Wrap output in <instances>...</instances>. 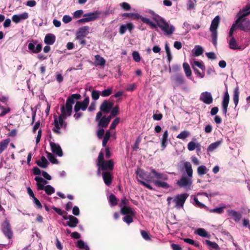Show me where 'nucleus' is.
<instances>
[{
    "instance_id": "obj_49",
    "label": "nucleus",
    "mask_w": 250,
    "mask_h": 250,
    "mask_svg": "<svg viewBox=\"0 0 250 250\" xmlns=\"http://www.w3.org/2000/svg\"><path fill=\"white\" fill-rule=\"evenodd\" d=\"M190 133L189 131H188V130H184V131H182L180 133H179L177 136V138L178 139L184 140L186 138L189 137L190 136Z\"/></svg>"
},
{
    "instance_id": "obj_51",
    "label": "nucleus",
    "mask_w": 250,
    "mask_h": 250,
    "mask_svg": "<svg viewBox=\"0 0 250 250\" xmlns=\"http://www.w3.org/2000/svg\"><path fill=\"white\" fill-rule=\"evenodd\" d=\"M111 136V133L109 130H107L106 131V133L104 137L103 140V146L104 147L106 146V144L110 138V137Z\"/></svg>"
},
{
    "instance_id": "obj_7",
    "label": "nucleus",
    "mask_w": 250,
    "mask_h": 250,
    "mask_svg": "<svg viewBox=\"0 0 250 250\" xmlns=\"http://www.w3.org/2000/svg\"><path fill=\"white\" fill-rule=\"evenodd\" d=\"M220 21V17L219 16H216L212 21L209 28V30L211 32V38L213 44L216 46L217 45V29L218 27Z\"/></svg>"
},
{
    "instance_id": "obj_37",
    "label": "nucleus",
    "mask_w": 250,
    "mask_h": 250,
    "mask_svg": "<svg viewBox=\"0 0 250 250\" xmlns=\"http://www.w3.org/2000/svg\"><path fill=\"white\" fill-rule=\"evenodd\" d=\"M149 13L152 16L153 20L157 22L158 26H159L160 23L163 22L165 20L163 18L160 17L158 15L155 14L154 12L152 10H150L149 11Z\"/></svg>"
},
{
    "instance_id": "obj_43",
    "label": "nucleus",
    "mask_w": 250,
    "mask_h": 250,
    "mask_svg": "<svg viewBox=\"0 0 250 250\" xmlns=\"http://www.w3.org/2000/svg\"><path fill=\"white\" fill-rule=\"evenodd\" d=\"M203 48L200 45H195L192 50L194 56H199L202 55L203 53Z\"/></svg>"
},
{
    "instance_id": "obj_16",
    "label": "nucleus",
    "mask_w": 250,
    "mask_h": 250,
    "mask_svg": "<svg viewBox=\"0 0 250 250\" xmlns=\"http://www.w3.org/2000/svg\"><path fill=\"white\" fill-rule=\"evenodd\" d=\"M89 102L88 98H85L82 102H77L74 106V111L77 112H79L80 109L83 111L85 110L89 104Z\"/></svg>"
},
{
    "instance_id": "obj_55",
    "label": "nucleus",
    "mask_w": 250,
    "mask_h": 250,
    "mask_svg": "<svg viewBox=\"0 0 250 250\" xmlns=\"http://www.w3.org/2000/svg\"><path fill=\"white\" fill-rule=\"evenodd\" d=\"M47 157L51 163L53 164L58 163V160L52 153H47Z\"/></svg>"
},
{
    "instance_id": "obj_26",
    "label": "nucleus",
    "mask_w": 250,
    "mask_h": 250,
    "mask_svg": "<svg viewBox=\"0 0 250 250\" xmlns=\"http://www.w3.org/2000/svg\"><path fill=\"white\" fill-rule=\"evenodd\" d=\"M89 33V27L88 26H83L79 28L76 32V35L85 37Z\"/></svg>"
},
{
    "instance_id": "obj_44",
    "label": "nucleus",
    "mask_w": 250,
    "mask_h": 250,
    "mask_svg": "<svg viewBox=\"0 0 250 250\" xmlns=\"http://www.w3.org/2000/svg\"><path fill=\"white\" fill-rule=\"evenodd\" d=\"M183 68L188 78H189L192 74L189 64L187 62H184L183 64Z\"/></svg>"
},
{
    "instance_id": "obj_10",
    "label": "nucleus",
    "mask_w": 250,
    "mask_h": 250,
    "mask_svg": "<svg viewBox=\"0 0 250 250\" xmlns=\"http://www.w3.org/2000/svg\"><path fill=\"white\" fill-rule=\"evenodd\" d=\"M158 26L167 35H171L175 31L174 27L172 25L169 24L165 20L160 23Z\"/></svg>"
},
{
    "instance_id": "obj_58",
    "label": "nucleus",
    "mask_w": 250,
    "mask_h": 250,
    "mask_svg": "<svg viewBox=\"0 0 250 250\" xmlns=\"http://www.w3.org/2000/svg\"><path fill=\"white\" fill-rule=\"evenodd\" d=\"M132 216L131 215H126L123 218V221L128 225L130 224L133 222Z\"/></svg>"
},
{
    "instance_id": "obj_17",
    "label": "nucleus",
    "mask_w": 250,
    "mask_h": 250,
    "mask_svg": "<svg viewBox=\"0 0 250 250\" xmlns=\"http://www.w3.org/2000/svg\"><path fill=\"white\" fill-rule=\"evenodd\" d=\"M113 103L108 102L107 100H104L101 104L100 107V111L102 113H108L111 110L113 106Z\"/></svg>"
},
{
    "instance_id": "obj_45",
    "label": "nucleus",
    "mask_w": 250,
    "mask_h": 250,
    "mask_svg": "<svg viewBox=\"0 0 250 250\" xmlns=\"http://www.w3.org/2000/svg\"><path fill=\"white\" fill-rule=\"evenodd\" d=\"M205 243L207 245L210 249H214L215 250H219L220 248L218 244L214 242H211L208 240H205Z\"/></svg>"
},
{
    "instance_id": "obj_27",
    "label": "nucleus",
    "mask_w": 250,
    "mask_h": 250,
    "mask_svg": "<svg viewBox=\"0 0 250 250\" xmlns=\"http://www.w3.org/2000/svg\"><path fill=\"white\" fill-rule=\"evenodd\" d=\"M69 221L67 222L66 226H68L70 228H75L79 223V220L76 217L70 215L68 216Z\"/></svg>"
},
{
    "instance_id": "obj_13",
    "label": "nucleus",
    "mask_w": 250,
    "mask_h": 250,
    "mask_svg": "<svg viewBox=\"0 0 250 250\" xmlns=\"http://www.w3.org/2000/svg\"><path fill=\"white\" fill-rule=\"evenodd\" d=\"M103 114L101 111H99L96 115L95 121L98 122V126L100 127L105 128L108 125V123L106 120V117H102Z\"/></svg>"
},
{
    "instance_id": "obj_31",
    "label": "nucleus",
    "mask_w": 250,
    "mask_h": 250,
    "mask_svg": "<svg viewBox=\"0 0 250 250\" xmlns=\"http://www.w3.org/2000/svg\"><path fill=\"white\" fill-rule=\"evenodd\" d=\"M121 213L123 215H135V214L134 209L127 206L121 208Z\"/></svg>"
},
{
    "instance_id": "obj_61",
    "label": "nucleus",
    "mask_w": 250,
    "mask_h": 250,
    "mask_svg": "<svg viewBox=\"0 0 250 250\" xmlns=\"http://www.w3.org/2000/svg\"><path fill=\"white\" fill-rule=\"evenodd\" d=\"M100 91L98 90H93L91 93V96L94 100H97L100 97Z\"/></svg>"
},
{
    "instance_id": "obj_46",
    "label": "nucleus",
    "mask_w": 250,
    "mask_h": 250,
    "mask_svg": "<svg viewBox=\"0 0 250 250\" xmlns=\"http://www.w3.org/2000/svg\"><path fill=\"white\" fill-rule=\"evenodd\" d=\"M141 21L144 23L149 25L150 27L152 29L157 28V26H158L157 24L156 25L155 23L151 21L149 19L144 17L142 18Z\"/></svg>"
},
{
    "instance_id": "obj_19",
    "label": "nucleus",
    "mask_w": 250,
    "mask_h": 250,
    "mask_svg": "<svg viewBox=\"0 0 250 250\" xmlns=\"http://www.w3.org/2000/svg\"><path fill=\"white\" fill-rule=\"evenodd\" d=\"M229 101V96L227 91L224 95L223 101L222 102V111L223 114L226 116L228 111V106Z\"/></svg>"
},
{
    "instance_id": "obj_41",
    "label": "nucleus",
    "mask_w": 250,
    "mask_h": 250,
    "mask_svg": "<svg viewBox=\"0 0 250 250\" xmlns=\"http://www.w3.org/2000/svg\"><path fill=\"white\" fill-rule=\"evenodd\" d=\"M123 16H126L130 18L132 20H138L140 19L142 21V18L143 17L139 14L137 13H126L123 15Z\"/></svg>"
},
{
    "instance_id": "obj_35",
    "label": "nucleus",
    "mask_w": 250,
    "mask_h": 250,
    "mask_svg": "<svg viewBox=\"0 0 250 250\" xmlns=\"http://www.w3.org/2000/svg\"><path fill=\"white\" fill-rule=\"evenodd\" d=\"M173 80L178 85L183 84L185 83V80L183 76L181 74L175 75L173 78Z\"/></svg>"
},
{
    "instance_id": "obj_56",
    "label": "nucleus",
    "mask_w": 250,
    "mask_h": 250,
    "mask_svg": "<svg viewBox=\"0 0 250 250\" xmlns=\"http://www.w3.org/2000/svg\"><path fill=\"white\" fill-rule=\"evenodd\" d=\"M109 201L111 205L113 206H116L117 204L116 197L113 194H111L109 196Z\"/></svg>"
},
{
    "instance_id": "obj_21",
    "label": "nucleus",
    "mask_w": 250,
    "mask_h": 250,
    "mask_svg": "<svg viewBox=\"0 0 250 250\" xmlns=\"http://www.w3.org/2000/svg\"><path fill=\"white\" fill-rule=\"evenodd\" d=\"M50 145L51 146V151L53 153L56 154L59 157L62 156V151L59 145L53 142H50Z\"/></svg>"
},
{
    "instance_id": "obj_6",
    "label": "nucleus",
    "mask_w": 250,
    "mask_h": 250,
    "mask_svg": "<svg viewBox=\"0 0 250 250\" xmlns=\"http://www.w3.org/2000/svg\"><path fill=\"white\" fill-rule=\"evenodd\" d=\"M102 12L99 10L86 13L83 15V18L79 20L77 22L84 23L95 21L99 18Z\"/></svg>"
},
{
    "instance_id": "obj_5",
    "label": "nucleus",
    "mask_w": 250,
    "mask_h": 250,
    "mask_svg": "<svg viewBox=\"0 0 250 250\" xmlns=\"http://www.w3.org/2000/svg\"><path fill=\"white\" fill-rule=\"evenodd\" d=\"M54 118V119L53 124L54 125V127L52 129V130L56 134H60L61 133V129H63L64 130H65L66 129L67 126V123L65 121L66 118H64V117L61 115L58 117L55 116Z\"/></svg>"
},
{
    "instance_id": "obj_2",
    "label": "nucleus",
    "mask_w": 250,
    "mask_h": 250,
    "mask_svg": "<svg viewBox=\"0 0 250 250\" xmlns=\"http://www.w3.org/2000/svg\"><path fill=\"white\" fill-rule=\"evenodd\" d=\"M81 95L78 94H73L68 98L65 105L62 106L61 108V115L64 118L71 115L72 106L75 104V101L80 98Z\"/></svg>"
},
{
    "instance_id": "obj_1",
    "label": "nucleus",
    "mask_w": 250,
    "mask_h": 250,
    "mask_svg": "<svg viewBox=\"0 0 250 250\" xmlns=\"http://www.w3.org/2000/svg\"><path fill=\"white\" fill-rule=\"evenodd\" d=\"M184 167L186 170L187 176L183 175L181 178L177 181V185L180 187L186 189H190L192 184L193 170L191 164L188 162H186L184 164Z\"/></svg>"
},
{
    "instance_id": "obj_52",
    "label": "nucleus",
    "mask_w": 250,
    "mask_h": 250,
    "mask_svg": "<svg viewBox=\"0 0 250 250\" xmlns=\"http://www.w3.org/2000/svg\"><path fill=\"white\" fill-rule=\"evenodd\" d=\"M193 204L196 207H198L201 208H203L206 207L204 204L199 202L198 200V198L196 197H194L193 198Z\"/></svg>"
},
{
    "instance_id": "obj_63",
    "label": "nucleus",
    "mask_w": 250,
    "mask_h": 250,
    "mask_svg": "<svg viewBox=\"0 0 250 250\" xmlns=\"http://www.w3.org/2000/svg\"><path fill=\"white\" fill-rule=\"evenodd\" d=\"M133 60L136 62H139L141 60V57L139 53L137 51H133L132 53Z\"/></svg>"
},
{
    "instance_id": "obj_38",
    "label": "nucleus",
    "mask_w": 250,
    "mask_h": 250,
    "mask_svg": "<svg viewBox=\"0 0 250 250\" xmlns=\"http://www.w3.org/2000/svg\"><path fill=\"white\" fill-rule=\"evenodd\" d=\"M239 90L238 86H236L233 90V100L235 106H237L239 102Z\"/></svg>"
},
{
    "instance_id": "obj_34",
    "label": "nucleus",
    "mask_w": 250,
    "mask_h": 250,
    "mask_svg": "<svg viewBox=\"0 0 250 250\" xmlns=\"http://www.w3.org/2000/svg\"><path fill=\"white\" fill-rule=\"evenodd\" d=\"M153 183L156 187L164 189H167L170 187L169 185L165 181L155 180L153 181Z\"/></svg>"
},
{
    "instance_id": "obj_64",
    "label": "nucleus",
    "mask_w": 250,
    "mask_h": 250,
    "mask_svg": "<svg viewBox=\"0 0 250 250\" xmlns=\"http://www.w3.org/2000/svg\"><path fill=\"white\" fill-rule=\"evenodd\" d=\"M120 121V119L119 118H116L115 119L113 122H112L110 126V129H114L117 125L119 123Z\"/></svg>"
},
{
    "instance_id": "obj_12",
    "label": "nucleus",
    "mask_w": 250,
    "mask_h": 250,
    "mask_svg": "<svg viewBox=\"0 0 250 250\" xmlns=\"http://www.w3.org/2000/svg\"><path fill=\"white\" fill-rule=\"evenodd\" d=\"M37 40H33L28 44V49L32 53H38L42 50V45L38 43Z\"/></svg>"
},
{
    "instance_id": "obj_3",
    "label": "nucleus",
    "mask_w": 250,
    "mask_h": 250,
    "mask_svg": "<svg viewBox=\"0 0 250 250\" xmlns=\"http://www.w3.org/2000/svg\"><path fill=\"white\" fill-rule=\"evenodd\" d=\"M36 181V187L38 190H44L45 193L50 195L55 192V188L50 185H46L48 181L40 176H36L35 178Z\"/></svg>"
},
{
    "instance_id": "obj_32",
    "label": "nucleus",
    "mask_w": 250,
    "mask_h": 250,
    "mask_svg": "<svg viewBox=\"0 0 250 250\" xmlns=\"http://www.w3.org/2000/svg\"><path fill=\"white\" fill-rule=\"evenodd\" d=\"M189 62L193 68L194 67V66H196L201 68L203 70H205L206 67L204 62L202 61H197L193 59H190Z\"/></svg>"
},
{
    "instance_id": "obj_53",
    "label": "nucleus",
    "mask_w": 250,
    "mask_h": 250,
    "mask_svg": "<svg viewBox=\"0 0 250 250\" xmlns=\"http://www.w3.org/2000/svg\"><path fill=\"white\" fill-rule=\"evenodd\" d=\"M184 241L188 244L193 245L196 247L199 248L200 245L198 242H195L193 240L189 238H184L183 239Z\"/></svg>"
},
{
    "instance_id": "obj_48",
    "label": "nucleus",
    "mask_w": 250,
    "mask_h": 250,
    "mask_svg": "<svg viewBox=\"0 0 250 250\" xmlns=\"http://www.w3.org/2000/svg\"><path fill=\"white\" fill-rule=\"evenodd\" d=\"M208 171L207 167L204 165H201L197 168V173L199 175H203L206 174Z\"/></svg>"
},
{
    "instance_id": "obj_18",
    "label": "nucleus",
    "mask_w": 250,
    "mask_h": 250,
    "mask_svg": "<svg viewBox=\"0 0 250 250\" xmlns=\"http://www.w3.org/2000/svg\"><path fill=\"white\" fill-rule=\"evenodd\" d=\"M134 28V26L131 22H128L125 24H122L119 27V33L123 35L128 30L130 33H132V30Z\"/></svg>"
},
{
    "instance_id": "obj_33",
    "label": "nucleus",
    "mask_w": 250,
    "mask_h": 250,
    "mask_svg": "<svg viewBox=\"0 0 250 250\" xmlns=\"http://www.w3.org/2000/svg\"><path fill=\"white\" fill-rule=\"evenodd\" d=\"M168 136V131L167 130H166L164 132L162 138L161 139V146L162 147L163 150H164L167 146V140Z\"/></svg>"
},
{
    "instance_id": "obj_47",
    "label": "nucleus",
    "mask_w": 250,
    "mask_h": 250,
    "mask_svg": "<svg viewBox=\"0 0 250 250\" xmlns=\"http://www.w3.org/2000/svg\"><path fill=\"white\" fill-rule=\"evenodd\" d=\"M200 145L199 143H197L196 144L195 143H194L193 141L189 142L188 144V149L189 151H193L194 150L196 147H199V150L200 149Z\"/></svg>"
},
{
    "instance_id": "obj_50",
    "label": "nucleus",
    "mask_w": 250,
    "mask_h": 250,
    "mask_svg": "<svg viewBox=\"0 0 250 250\" xmlns=\"http://www.w3.org/2000/svg\"><path fill=\"white\" fill-rule=\"evenodd\" d=\"M76 246L80 249H84L85 250H89V247L82 240L77 241Z\"/></svg>"
},
{
    "instance_id": "obj_59",
    "label": "nucleus",
    "mask_w": 250,
    "mask_h": 250,
    "mask_svg": "<svg viewBox=\"0 0 250 250\" xmlns=\"http://www.w3.org/2000/svg\"><path fill=\"white\" fill-rule=\"evenodd\" d=\"M225 208V207H219V208H216L213 209H210L209 210V211L210 212H215L218 214H221L223 212L224 208Z\"/></svg>"
},
{
    "instance_id": "obj_15",
    "label": "nucleus",
    "mask_w": 250,
    "mask_h": 250,
    "mask_svg": "<svg viewBox=\"0 0 250 250\" xmlns=\"http://www.w3.org/2000/svg\"><path fill=\"white\" fill-rule=\"evenodd\" d=\"M200 100L207 104H210L213 102V98L211 93L205 91L201 94Z\"/></svg>"
},
{
    "instance_id": "obj_11",
    "label": "nucleus",
    "mask_w": 250,
    "mask_h": 250,
    "mask_svg": "<svg viewBox=\"0 0 250 250\" xmlns=\"http://www.w3.org/2000/svg\"><path fill=\"white\" fill-rule=\"evenodd\" d=\"M2 231L4 235L10 239L13 237V232L11 230L10 225L7 220H5L2 224Z\"/></svg>"
},
{
    "instance_id": "obj_22",
    "label": "nucleus",
    "mask_w": 250,
    "mask_h": 250,
    "mask_svg": "<svg viewBox=\"0 0 250 250\" xmlns=\"http://www.w3.org/2000/svg\"><path fill=\"white\" fill-rule=\"evenodd\" d=\"M151 172L157 179L156 180L167 181L168 179V176L164 173L158 172L154 169H151Z\"/></svg>"
},
{
    "instance_id": "obj_20",
    "label": "nucleus",
    "mask_w": 250,
    "mask_h": 250,
    "mask_svg": "<svg viewBox=\"0 0 250 250\" xmlns=\"http://www.w3.org/2000/svg\"><path fill=\"white\" fill-rule=\"evenodd\" d=\"M98 166L101 167L102 170H112L114 167V162L112 160L104 161Z\"/></svg>"
},
{
    "instance_id": "obj_24",
    "label": "nucleus",
    "mask_w": 250,
    "mask_h": 250,
    "mask_svg": "<svg viewBox=\"0 0 250 250\" xmlns=\"http://www.w3.org/2000/svg\"><path fill=\"white\" fill-rule=\"evenodd\" d=\"M227 213L235 222H239L242 218L240 213L233 209H228Z\"/></svg>"
},
{
    "instance_id": "obj_42",
    "label": "nucleus",
    "mask_w": 250,
    "mask_h": 250,
    "mask_svg": "<svg viewBox=\"0 0 250 250\" xmlns=\"http://www.w3.org/2000/svg\"><path fill=\"white\" fill-rule=\"evenodd\" d=\"M37 164L42 168H46L48 165V162L44 156H42L41 160L37 162Z\"/></svg>"
},
{
    "instance_id": "obj_14",
    "label": "nucleus",
    "mask_w": 250,
    "mask_h": 250,
    "mask_svg": "<svg viewBox=\"0 0 250 250\" xmlns=\"http://www.w3.org/2000/svg\"><path fill=\"white\" fill-rule=\"evenodd\" d=\"M238 27L240 30L245 32H250V21L248 18H244L241 21L237 24Z\"/></svg>"
},
{
    "instance_id": "obj_28",
    "label": "nucleus",
    "mask_w": 250,
    "mask_h": 250,
    "mask_svg": "<svg viewBox=\"0 0 250 250\" xmlns=\"http://www.w3.org/2000/svg\"><path fill=\"white\" fill-rule=\"evenodd\" d=\"M56 37L53 34H47L44 38V43L47 45H52L55 42Z\"/></svg>"
},
{
    "instance_id": "obj_36",
    "label": "nucleus",
    "mask_w": 250,
    "mask_h": 250,
    "mask_svg": "<svg viewBox=\"0 0 250 250\" xmlns=\"http://www.w3.org/2000/svg\"><path fill=\"white\" fill-rule=\"evenodd\" d=\"M195 233L203 237L209 238L210 234L204 229L202 228L198 229L195 231Z\"/></svg>"
},
{
    "instance_id": "obj_8",
    "label": "nucleus",
    "mask_w": 250,
    "mask_h": 250,
    "mask_svg": "<svg viewBox=\"0 0 250 250\" xmlns=\"http://www.w3.org/2000/svg\"><path fill=\"white\" fill-rule=\"evenodd\" d=\"M188 196V194L184 193L179 194L174 197L173 202L175 203V207L178 209L182 208Z\"/></svg>"
},
{
    "instance_id": "obj_60",
    "label": "nucleus",
    "mask_w": 250,
    "mask_h": 250,
    "mask_svg": "<svg viewBox=\"0 0 250 250\" xmlns=\"http://www.w3.org/2000/svg\"><path fill=\"white\" fill-rule=\"evenodd\" d=\"M83 14V10H78L76 11L73 13V18L75 19H79L82 17Z\"/></svg>"
},
{
    "instance_id": "obj_62",
    "label": "nucleus",
    "mask_w": 250,
    "mask_h": 250,
    "mask_svg": "<svg viewBox=\"0 0 250 250\" xmlns=\"http://www.w3.org/2000/svg\"><path fill=\"white\" fill-rule=\"evenodd\" d=\"M142 138L140 136H139L135 142L134 146L133 147V150L136 151L139 148V145L141 141Z\"/></svg>"
},
{
    "instance_id": "obj_25",
    "label": "nucleus",
    "mask_w": 250,
    "mask_h": 250,
    "mask_svg": "<svg viewBox=\"0 0 250 250\" xmlns=\"http://www.w3.org/2000/svg\"><path fill=\"white\" fill-rule=\"evenodd\" d=\"M28 18V14L24 12L22 14L14 15L12 16V19L15 23H19L21 21L26 20Z\"/></svg>"
},
{
    "instance_id": "obj_54",
    "label": "nucleus",
    "mask_w": 250,
    "mask_h": 250,
    "mask_svg": "<svg viewBox=\"0 0 250 250\" xmlns=\"http://www.w3.org/2000/svg\"><path fill=\"white\" fill-rule=\"evenodd\" d=\"M112 92V89L111 88H108L106 89H104L101 92V95L102 97H108L111 94Z\"/></svg>"
},
{
    "instance_id": "obj_30",
    "label": "nucleus",
    "mask_w": 250,
    "mask_h": 250,
    "mask_svg": "<svg viewBox=\"0 0 250 250\" xmlns=\"http://www.w3.org/2000/svg\"><path fill=\"white\" fill-rule=\"evenodd\" d=\"M103 177L105 184L110 186L112 181V176L109 172H104L103 173Z\"/></svg>"
},
{
    "instance_id": "obj_29",
    "label": "nucleus",
    "mask_w": 250,
    "mask_h": 250,
    "mask_svg": "<svg viewBox=\"0 0 250 250\" xmlns=\"http://www.w3.org/2000/svg\"><path fill=\"white\" fill-rule=\"evenodd\" d=\"M95 61L94 64L95 66H104L105 64V59L101 57L100 55H96L95 56Z\"/></svg>"
},
{
    "instance_id": "obj_39",
    "label": "nucleus",
    "mask_w": 250,
    "mask_h": 250,
    "mask_svg": "<svg viewBox=\"0 0 250 250\" xmlns=\"http://www.w3.org/2000/svg\"><path fill=\"white\" fill-rule=\"evenodd\" d=\"M222 143V140L217 141L214 143H211L208 147L207 151L208 152H212L216 148H217L219 146H220Z\"/></svg>"
},
{
    "instance_id": "obj_57",
    "label": "nucleus",
    "mask_w": 250,
    "mask_h": 250,
    "mask_svg": "<svg viewBox=\"0 0 250 250\" xmlns=\"http://www.w3.org/2000/svg\"><path fill=\"white\" fill-rule=\"evenodd\" d=\"M104 153L103 152H100L99 154L97 161V166L99 165L101 163H102V162L104 161L105 160H104Z\"/></svg>"
},
{
    "instance_id": "obj_23",
    "label": "nucleus",
    "mask_w": 250,
    "mask_h": 250,
    "mask_svg": "<svg viewBox=\"0 0 250 250\" xmlns=\"http://www.w3.org/2000/svg\"><path fill=\"white\" fill-rule=\"evenodd\" d=\"M229 38V40L228 41V43L229 47L230 49L240 50L241 49V46L239 45L238 42L234 37Z\"/></svg>"
},
{
    "instance_id": "obj_40",
    "label": "nucleus",
    "mask_w": 250,
    "mask_h": 250,
    "mask_svg": "<svg viewBox=\"0 0 250 250\" xmlns=\"http://www.w3.org/2000/svg\"><path fill=\"white\" fill-rule=\"evenodd\" d=\"M10 141V139L7 138L0 142V154L7 148Z\"/></svg>"
},
{
    "instance_id": "obj_9",
    "label": "nucleus",
    "mask_w": 250,
    "mask_h": 250,
    "mask_svg": "<svg viewBox=\"0 0 250 250\" xmlns=\"http://www.w3.org/2000/svg\"><path fill=\"white\" fill-rule=\"evenodd\" d=\"M250 15V5L247 4L242 9L240 10L237 14V19L236 20V23H239L241 20Z\"/></svg>"
},
{
    "instance_id": "obj_4",
    "label": "nucleus",
    "mask_w": 250,
    "mask_h": 250,
    "mask_svg": "<svg viewBox=\"0 0 250 250\" xmlns=\"http://www.w3.org/2000/svg\"><path fill=\"white\" fill-rule=\"evenodd\" d=\"M136 173L138 176V181L141 184L150 190L153 189V188L151 185L145 182L151 181L150 174L149 173L141 168L137 169Z\"/></svg>"
}]
</instances>
